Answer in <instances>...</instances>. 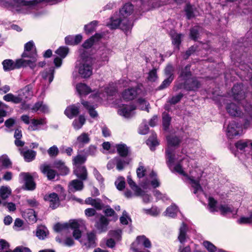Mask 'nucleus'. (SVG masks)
<instances>
[{"label":"nucleus","mask_w":252,"mask_h":252,"mask_svg":"<svg viewBox=\"0 0 252 252\" xmlns=\"http://www.w3.org/2000/svg\"><path fill=\"white\" fill-rule=\"evenodd\" d=\"M22 58L27 66L33 69L36 66L37 54L35 46L33 41L31 40L24 45V51L22 54Z\"/></svg>","instance_id":"1"},{"label":"nucleus","mask_w":252,"mask_h":252,"mask_svg":"<svg viewBox=\"0 0 252 252\" xmlns=\"http://www.w3.org/2000/svg\"><path fill=\"white\" fill-rule=\"evenodd\" d=\"M93 60L90 57L83 58L75 63V69L82 78H88L93 74Z\"/></svg>","instance_id":"2"},{"label":"nucleus","mask_w":252,"mask_h":252,"mask_svg":"<svg viewBox=\"0 0 252 252\" xmlns=\"http://www.w3.org/2000/svg\"><path fill=\"white\" fill-rule=\"evenodd\" d=\"M250 125V121L246 120L243 125L241 123H238L236 121H232L229 123L226 130V134L227 137L232 139L234 136L238 135L240 131L242 130L243 127L247 128Z\"/></svg>","instance_id":"3"},{"label":"nucleus","mask_w":252,"mask_h":252,"mask_svg":"<svg viewBox=\"0 0 252 252\" xmlns=\"http://www.w3.org/2000/svg\"><path fill=\"white\" fill-rule=\"evenodd\" d=\"M209 190H194L193 193L197 195L200 201L202 202L203 196L208 199V208L210 212L214 213L218 211L217 206V201L208 193Z\"/></svg>","instance_id":"4"},{"label":"nucleus","mask_w":252,"mask_h":252,"mask_svg":"<svg viewBox=\"0 0 252 252\" xmlns=\"http://www.w3.org/2000/svg\"><path fill=\"white\" fill-rule=\"evenodd\" d=\"M201 86L200 82L196 78L193 77L183 83H178L176 85L177 90L184 89L188 91H196Z\"/></svg>","instance_id":"5"},{"label":"nucleus","mask_w":252,"mask_h":252,"mask_svg":"<svg viewBox=\"0 0 252 252\" xmlns=\"http://www.w3.org/2000/svg\"><path fill=\"white\" fill-rule=\"evenodd\" d=\"M23 59H17L14 63L12 60L6 59L3 61L2 64L4 71H9L15 68H20L22 67H27Z\"/></svg>","instance_id":"6"},{"label":"nucleus","mask_w":252,"mask_h":252,"mask_svg":"<svg viewBox=\"0 0 252 252\" xmlns=\"http://www.w3.org/2000/svg\"><path fill=\"white\" fill-rule=\"evenodd\" d=\"M32 88L33 85L31 84L19 91L17 95L19 103H24L31 98L33 95Z\"/></svg>","instance_id":"7"},{"label":"nucleus","mask_w":252,"mask_h":252,"mask_svg":"<svg viewBox=\"0 0 252 252\" xmlns=\"http://www.w3.org/2000/svg\"><path fill=\"white\" fill-rule=\"evenodd\" d=\"M19 177L24 182L25 185V189H35L36 188V183L35 174L32 175L29 172H21L19 175Z\"/></svg>","instance_id":"8"},{"label":"nucleus","mask_w":252,"mask_h":252,"mask_svg":"<svg viewBox=\"0 0 252 252\" xmlns=\"http://www.w3.org/2000/svg\"><path fill=\"white\" fill-rule=\"evenodd\" d=\"M202 177V173H200L197 176L193 175H188L187 176L186 179L189 183L194 189H202V186L206 184Z\"/></svg>","instance_id":"9"},{"label":"nucleus","mask_w":252,"mask_h":252,"mask_svg":"<svg viewBox=\"0 0 252 252\" xmlns=\"http://www.w3.org/2000/svg\"><path fill=\"white\" fill-rule=\"evenodd\" d=\"M231 95L235 100L238 102L245 98V91L243 84L237 83L233 86L231 89Z\"/></svg>","instance_id":"10"},{"label":"nucleus","mask_w":252,"mask_h":252,"mask_svg":"<svg viewBox=\"0 0 252 252\" xmlns=\"http://www.w3.org/2000/svg\"><path fill=\"white\" fill-rule=\"evenodd\" d=\"M98 216L95 220L94 226L99 233L105 232L108 229L110 220L102 215L97 214L96 218Z\"/></svg>","instance_id":"11"},{"label":"nucleus","mask_w":252,"mask_h":252,"mask_svg":"<svg viewBox=\"0 0 252 252\" xmlns=\"http://www.w3.org/2000/svg\"><path fill=\"white\" fill-rule=\"evenodd\" d=\"M44 199L45 201L49 202V206L52 209H55L59 206V198L56 193L53 192L46 194L44 196Z\"/></svg>","instance_id":"12"},{"label":"nucleus","mask_w":252,"mask_h":252,"mask_svg":"<svg viewBox=\"0 0 252 252\" xmlns=\"http://www.w3.org/2000/svg\"><path fill=\"white\" fill-rule=\"evenodd\" d=\"M80 106L78 104H72L68 106L64 111L65 116L70 119L78 116L80 113Z\"/></svg>","instance_id":"13"},{"label":"nucleus","mask_w":252,"mask_h":252,"mask_svg":"<svg viewBox=\"0 0 252 252\" xmlns=\"http://www.w3.org/2000/svg\"><path fill=\"white\" fill-rule=\"evenodd\" d=\"M138 87L130 88L125 90L122 93V97L126 101L134 99L138 94Z\"/></svg>","instance_id":"14"},{"label":"nucleus","mask_w":252,"mask_h":252,"mask_svg":"<svg viewBox=\"0 0 252 252\" xmlns=\"http://www.w3.org/2000/svg\"><path fill=\"white\" fill-rule=\"evenodd\" d=\"M80 223L81 221L77 220H72L70 221L69 228H71L73 230V236L76 240H79L82 235V232L80 230Z\"/></svg>","instance_id":"15"},{"label":"nucleus","mask_w":252,"mask_h":252,"mask_svg":"<svg viewBox=\"0 0 252 252\" xmlns=\"http://www.w3.org/2000/svg\"><path fill=\"white\" fill-rule=\"evenodd\" d=\"M53 167L58 170L60 175L64 176L69 173V168L65 166V163L61 160H55L53 162Z\"/></svg>","instance_id":"16"},{"label":"nucleus","mask_w":252,"mask_h":252,"mask_svg":"<svg viewBox=\"0 0 252 252\" xmlns=\"http://www.w3.org/2000/svg\"><path fill=\"white\" fill-rule=\"evenodd\" d=\"M188 230V226L185 222H182L179 230V234L178 236V240L181 244H184L187 242L189 237L187 235V231Z\"/></svg>","instance_id":"17"},{"label":"nucleus","mask_w":252,"mask_h":252,"mask_svg":"<svg viewBox=\"0 0 252 252\" xmlns=\"http://www.w3.org/2000/svg\"><path fill=\"white\" fill-rule=\"evenodd\" d=\"M136 109V107L133 105H125L122 108L119 109L118 111V114L126 118H129L133 115L132 112Z\"/></svg>","instance_id":"18"},{"label":"nucleus","mask_w":252,"mask_h":252,"mask_svg":"<svg viewBox=\"0 0 252 252\" xmlns=\"http://www.w3.org/2000/svg\"><path fill=\"white\" fill-rule=\"evenodd\" d=\"M103 36V34L96 33L89 39H87L83 43L82 46L85 49H89L92 47L95 42L98 41Z\"/></svg>","instance_id":"19"},{"label":"nucleus","mask_w":252,"mask_h":252,"mask_svg":"<svg viewBox=\"0 0 252 252\" xmlns=\"http://www.w3.org/2000/svg\"><path fill=\"white\" fill-rule=\"evenodd\" d=\"M116 168L119 171L123 170L124 168L129 164L131 159L129 158L116 157L115 158Z\"/></svg>","instance_id":"20"},{"label":"nucleus","mask_w":252,"mask_h":252,"mask_svg":"<svg viewBox=\"0 0 252 252\" xmlns=\"http://www.w3.org/2000/svg\"><path fill=\"white\" fill-rule=\"evenodd\" d=\"M40 170L49 180H52L55 179L56 175H57V172L51 168L49 165H43L40 167Z\"/></svg>","instance_id":"21"},{"label":"nucleus","mask_w":252,"mask_h":252,"mask_svg":"<svg viewBox=\"0 0 252 252\" xmlns=\"http://www.w3.org/2000/svg\"><path fill=\"white\" fill-rule=\"evenodd\" d=\"M227 112L233 117H239L241 114L240 108L234 103L228 104L226 107Z\"/></svg>","instance_id":"22"},{"label":"nucleus","mask_w":252,"mask_h":252,"mask_svg":"<svg viewBox=\"0 0 252 252\" xmlns=\"http://www.w3.org/2000/svg\"><path fill=\"white\" fill-rule=\"evenodd\" d=\"M133 11V5L130 3H126L120 10V15L124 19L129 16Z\"/></svg>","instance_id":"23"},{"label":"nucleus","mask_w":252,"mask_h":252,"mask_svg":"<svg viewBox=\"0 0 252 252\" xmlns=\"http://www.w3.org/2000/svg\"><path fill=\"white\" fill-rule=\"evenodd\" d=\"M74 173L81 180H85L87 178V171L84 166H76L74 168Z\"/></svg>","instance_id":"24"},{"label":"nucleus","mask_w":252,"mask_h":252,"mask_svg":"<svg viewBox=\"0 0 252 252\" xmlns=\"http://www.w3.org/2000/svg\"><path fill=\"white\" fill-rule=\"evenodd\" d=\"M117 151L121 157L126 158L130 154L129 147L125 144L121 143L116 145Z\"/></svg>","instance_id":"25"},{"label":"nucleus","mask_w":252,"mask_h":252,"mask_svg":"<svg viewBox=\"0 0 252 252\" xmlns=\"http://www.w3.org/2000/svg\"><path fill=\"white\" fill-rule=\"evenodd\" d=\"M24 217L29 223H34L37 221V216L33 209H28L25 211Z\"/></svg>","instance_id":"26"},{"label":"nucleus","mask_w":252,"mask_h":252,"mask_svg":"<svg viewBox=\"0 0 252 252\" xmlns=\"http://www.w3.org/2000/svg\"><path fill=\"white\" fill-rule=\"evenodd\" d=\"M168 147L172 149V147L176 148L178 147L181 142V139L179 137L173 135H168L166 137Z\"/></svg>","instance_id":"27"},{"label":"nucleus","mask_w":252,"mask_h":252,"mask_svg":"<svg viewBox=\"0 0 252 252\" xmlns=\"http://www.w3.org/2000/svg\"><path fill=\"white\" fill-rule=\"evenodd\" d=\"M90 141V138L89 134L83 132L78 136L76 140V144L79 145V148H82L85 145L88 144Z\"/></svg>","instance_id":"28"},{"label":"nucleus","mask_w":252,"mask_h":252,"mask_svg":"<svg viewBox=\"0 0 252 252\" xmlns=\"http://www.w3.org/2000/svg\"><path fill=\"white\" fill-rule=\"evenodd\" d=\"M14 2L17 5V6H25L29 9L33 8L37 3V0H13Z\"/></svg>","instance_id":"29"},{"label":"nucleus","mask_w":252,"mask_h":252,"mask_svg":"<svg viewBox=\"0 0 252 252\" xmlns=\"http://www.w3.org/2000/svg\"><path fill=\"white\" fill-rule=\"evenodd\" d=\"M49 234V231L44 225L38 226L36 229L35 235L40 240H44Z\"/></svg>","instance_id":"30"},{"label":"nucleus","mask_w":252,"mask_h":252,"mask_svg":"<svg viewBox=\"0 0 252 252\" xmlns=\"http://www.w3.org/2000/svg\"><path fill=\"white\" fill-rule=\"evenodd\" d=\"M136 245H142L145 248H151L152 247L150 240L144 235L138 236L136 238V241L134 242Z\"/></svg>","instance_id":"31"},{"label":"nucleus","mask_w":252,"mask_h":252,"mask_svg":"<svg viewBox=\"0 0 252 252\" xmlns=\"http://www.w3.org/2000/svg\"><path fill=\"white\" fill-rule=\"evenodd\" d=\"M47 121L46 118H40L39 119H33L31 120V125L29 127V129L32 130H39V125H44L46 124Z\"/></svg>","instance_id":"32"},{"label":"nucleus","mask_w":252,"mask_h":252,"mask_svg":"<svg viewBox=\"0 0 252 252\" xmlns=\"http://www.w3.org/2000/svg\"><path fill=\"white\" fill-rule=\"evenodd\" d=\"M21 154L23 156L25 160L29 162L35 159L36 152L32 150H27L25 151H21Z\"/></svg>","instance_id":"33"},{"label":"nucleus","mask_w":252,"mask_h":252,"mask_svg":"<svg viewBox=\"0 0 252 252\" xmlns=\"http://www.w3.org/2000/svg\"><path fill=\"white\" fill-rule=\"evenodd\" d=\"M190 64L187 65L184 68H182L181 70L179 77L184 81L189 80L192 74L190 71Z\"/></svg>","instance_id":"34"},{"label":"nucleus","mask_w":252,"mask_h":252,"mask_svg":"<svg viewBox=\"0 0 252 252\" xmlns=\"http://www.w3.org/2000/svg\"><path fill=\"white\" fill-rule=\"evenodd\" d=\"M76 88L80 95H86L92 92L91 88L84 83H80L77 84Z\"/></svg>","instance_id":"35"},{"label":"nucleus","mask_w":252,"mask_h":252,"mask_svg":"<svg viewBox=\"0 0 252 252\" xmlns=\"http://www.w3.org/2000/svg\"><path fill=\"white\" fill-rule=\"evenodd\" d=\"M124 20V19L120 15L119 18L112 17L110 19V23L107 24V26L111 29H116L118 28L121 23Z\"/></svg>","instance_id":"36"},{"label":"nucleus","mask_w":252,"mask_h":252,"mask_svg":"<svg viewBox=\"0 0 252 252\" xmlns=\"http://www.w3.org/2000/svg\"><path fill=\"white\" fill-rule=\"evenodd\" d=\"M32 109L34 112L40 111L44 113H48L49 112L48 106L44 104L41 101H38L35 103Z\"/></svg>","instance_id":"37"},{"label":"nucleus","mask_w":252,"mask_h":252,"mask_svg":"<svg viewBox=\"0 0 252 252\" xmlns=\"http://www.w3.org/2000/svg\"><path fill=\"white\" fill-rule=\"evenodd\" d=\"M174 150L172 149L169 147H167L165 150V155L166 157V162L169 167H170L171 165L174 162V155L173 154Z\"/></svg>","instance_id":"38"},{"label":"nucleus","mask_w":252,"mask_h":252,"mask_svg":"<svg viewBox=\"0 0 252 252\" xmlns=\"http://www.w3.org/2000/svg\"><path fill=\"white\" fill-rule=\"evenodd\" d=\"M146 144L150 147L151 150H154L155 147L159 144L157 139L156 134L153 133L151 136L147 140Z\"/></svg>","instance_id":"39"},{"label":"nucleus","mask_w":252,"mask_h":252,"mask_svg":"<svg viewBox=\"0 0 252 252\" xmlns=\"http://www.w3.org/2000/svg\"><path fill=\"white\" fill-rule=\"evenodd\" d=\"M178 212V207L175 204H173L167 208L164 214L165 216L171 218H174L176 216Z\"/></svg>","instance_id":"40"},{"label":"nucleus","mask_w":252,"mask_h":252,"mask_svg":"<svg viewBox=\"0 0 252 252\" xmlns=\"http://www.w3.org/2000/svg\"><path fill=\"white\" fill-rule=\"evenodd\" d=\"M85 245L88 248L95 247V235L94 233L90 232L87 234V242L85 243Z\"/></svg>","instance_id":"41"},{"label":"nucleus","mask_w":252,"mask_h":252,"mask_svg":"<svg viewBox=\"0 0 252 252\" xmlns=\"http://www.w3.org/2000/svg\"><path fill=\"white\" fill-rule=\"evenodd\" d=\"M86 119L83 115L79 116L78 119H75L73 123L72 126L74 129L78 130L82 127L85 124Z\"/></svg>","instance_id":"42"},{"label":"nucleus","mask_w":252,"mask_h":252,"mask_svg":"<svg viewBox=\"0 0 252 252\" xmlns=\"http://www.w3.org/2000/svg\"><path fill=\"white\" fill-rule=\"evenodd\" d=\"M86 160V156L78 155L73 158V164L75 167L76 166H82L81 165L84 163Z\"/></svg>","instance_id":"43"},{"label":"nucleus","mask_w":252,"mask_h":252,"mask_svg":"<svg viewBox=\"0 0 252 252\" xmlns=\"http://www.w3.org/2000/svg\"><path fill=\"white\" fill-rule=\"evenodd\" d=\"M98 22L97 21H93L89 24L86 25L84 27V30L86 33L88 34H91L96 30Z\"/></svg>","instance_id":"44"},{"label":"nucleus","mask_w":252,"mask_h":252,"mask_svg":"<svg viewBox=\"0 0 252 252\" xmlns=\"http://www.w3.org/2000/svg\"><path fill=\"white\" fill-rule=\"evenodd\" d=\"M55 69L54 67H50L49 71H45L42 74V76L44 79H48L49 83H50L54 79V75Z\"/></svg>","instance_id":"45"},{"label":"nucleus","mask_w":252,"mask_h":252,"mask_svg":"<svg viewBox=\"0 0 252 252\" xmlns=\"http://www.w3.org/2000/svg\"><path fill=\"white\" fill-rule=\"evenodd\" d=\"M171 120V117L168 113L165 112L162 113V126L165 130L168 129L170 125Z\"/></svg>","instance_id":"46"},{"label":"nucleus","mask_w":252,"mask_h":252,"mask_svg":"<svg viewBox=\"0 0 252 252\" xmlns=\"http://www.w3.org/2000/svg\"><path fill=\"white\" fill-rule=\"evenodd\" d=\"M182 34L173 33L171 34L172 44L175 45L178 50H179L180 45L181 43Z\"/></svg>","instance_id":"47"},{"label":"nucleus","mask_w":252,"mask_h":252,"mask_svg":"<svg viewBox=\"0 0 252 252\" xmlns=\"http://www.w3.org/2000/svg\"><path fill=\"white\" fill-rule=\"evenodd\" d=\"M142 191H144V190H126L124 194L126 198H130L139 196L141 194Z\"/></svg>","instance_id":"48"},{"label":"nucleus","mask_w":252,"mask_h":252,"mask_svg":"<svg viewBox=\"0 0 252 252\" xmlns=\"http://www.w3.org/2000/svg\"><path fill=\"white\" fill-rule=\"evenodd\" d=\"M164 74L167 77L172 79H174V67L171 64L169 63L166 65V67L164 69Z\"/></svg>","instance_id":"49"},{"label":"nucleus","mask_w":252,"mask_h":252,"mask_svg":"<svg viewBox=\"0 0 252 252\" xmlns=\"http://www.w3.org/2000/svg\"><path fill=\"white\" fill-rule=\"evenodd\" d=\"M0 165L7 168L11 166L12 163L7 156L3 155L0 157Z\"/></svg>","instance_id":"50"},{"label":"nucleus","mask_w":252,"mask_h":252,"mask_svg":"<svg viewBox=\"0 0 252 252\" xmlns=\"http://www.w3.org/2000/svg\"><path fill=\"white\" fill-rule=\"evenodd\" d=\"M122 230L120 229H118L117 230H110L108 234L110 237H112L113 239L120 241L122 238Z\"/></svg>","instance_id":"51"},{"label":"nucleus","mask_w":252,"mask_h":252,"mask_svg":"<svg viewBox=\"0 0 252 252\" xmlns=\"http://www.w3.org/2000/svg\"><path fill=\"white\" fill-rule=\"evenodd\" d=\"M218 209L222 215H226L228 213L233 212V208L227 205H220Z\"/></svg>","instance_id":"52"},{"label":"nucleus","mask_w":252,"mask_h":252,"mask_svg":"<svg viewBox=\"0 0 252 252\" xmlns=\"http://www.w3.org/2000/svg\"><path fill=\"white\" fill-rule=\"evenodd\" d=\"M143 211L146 214L154 217L158 215L160 212V210L156 206H153L150 209H144Z\"/></svg>","instance_id":"53"},{"label":"nucleus","mask_w":252,"mask_h":252,"mask_svg":"<svg viewBox=\"0 0 252 252\" xmlns=\"http://www.w3.org/2000/svg\"><path fill=\"white\" fill-rule=\"evenodd\" d=\"M115 185L117 189H125L126 187V181L124 177H119L115 182Z\"/></svg>","instance_id":"54"},{"label":"nucleus","mask_w":252,"mask_h":252,"mask_svg":"<svg viewBox=\"0 0 252 252\" xmlns=\"http://www.w3.org/2000/svg\"><path fill=\"white\" fill-rule=\"evenodd\" d=\"M250 140H240L235 143V147L240 150L245 149L249 145Z\"/></svg>","instance_id":"55"},{"label":"nucleus","mask_w":252,"mask_h":252,"mask_svg":"<svg viewBox=\"0 0 252 252\" xmlns=\"http://www.w3.org/2000/svg\"><path fill=\"white\" fill-rule=\"evenodd\" d=\"M3 99L7 102H12L15 104H18L19 101L17 95H15L11 93L6 94L4 95Z\"/></svg>","instance_id":"56"},{"label":"nucleus","mask_w":252,"mask_h":252,"mask_svg":"<svg viewBox=\"0 0 252 252\" xmlns=\"http://www.w3.org/2000/svg\"><path fill=\"white\" fill-rule=\"evenodd\" d=\"M184 96L183 94L179 93V94L173 96L170 98H169L167 103L170 104L175 105L180 101Z\"/></svg>","instance_id":"57"},{"label":"nucleus","mask_w":252,"mask_h":252,"mask_svg":"<svg viewBox=\"0 0 252 252\" xmlns=\"http://www.w3.org/2000/svg\"><path fill=\"white\" fill-rule=\"evenodd\" d=\"M103 212L106 217H112V220L114 221H116L118 219L117 215L116 214L114 210L109 207L105 209Z\"/></svg>","instance_id":"58"},{"label":"nucleus","mask_w":252,"mask_h":252,"mask_svg":"<svg viewBox=\"0 0 252 252\" xmlns=\"http://www.w3.org/2000/svg\"><path fill=\"white\" fill-rule=\"evenodd\" d=\"M68 48L67 47L61 46L59 47L56 51L58 54L62 59H64L68 54Z\"/></svg>","instance_id":"59"},{"label":"nucleus","mask_w":252,"mask_h":252,"mask_svg":"<svg viewBox=\"0 0 252 252\" xmlns=\"http://www.w3.org/2000/svg\"><path fill=\"white\" fill-rule=\"evenodd\" d=\"M70 226L69 223H60L59 222L57 223L54 227V230L57 232H59L62 230L67 229L69 228Z\"/></svg>","instance_id":"60"},{"label":"nucleus","mask_w":252,"mask_h":252,"mask_svg":"<svg viewBox=\"0 0 252 252\" xmlns=\"http://www.w3.org/2000/svg\"><path fill=\"white\" fill-rule=\"evenodd\" d=\"M158 78L157 70L156 68H153L148 73L147 79L149 81L151 82H155Z\"/></svg>","instance_id":"61"},{"label":"nucleus","mask_w":252,"mask_h":252,"mask_svg":"<svg viewBox=\"0 0 252 252\" xmlns=\"http://www.w3.org/2000/svg\"><path fill=\"white\" fill-rule=\"evenodd\" d=\"M185 11L188 19L189 20L194 17V15L193 13V8L190 4H187Z\"/></svg>","instance_id":"62"},{"label":"nucleus","mask_w":252,"mask_h":252,"mask_svg":"<svg viewBox=\"0 0 252 252\" xmlns=\"http://www.w3.org/2000/svg\"><path fill=\"white\" fill-rule=\"evenodd\" d=\"M70 186L73 189H82L83 188V183L82 181L79 180H74L70 183Z\"/></svg>","instance_id":"63"},{"label":"nucleus","mask_w":252,"mask_h":252,"mask_svg":"<svg viewBox=\"0 0 252 252\" xmlns=\"http://www.w3.org/2000/svg\"><path fill=\"white\" fill-rule=\"evenodd\" d=\"M203 245L209 252H216L217 251L216 247L209 241L203 242Z\"/></svg>","instance_id":"64"}]
</instances>
